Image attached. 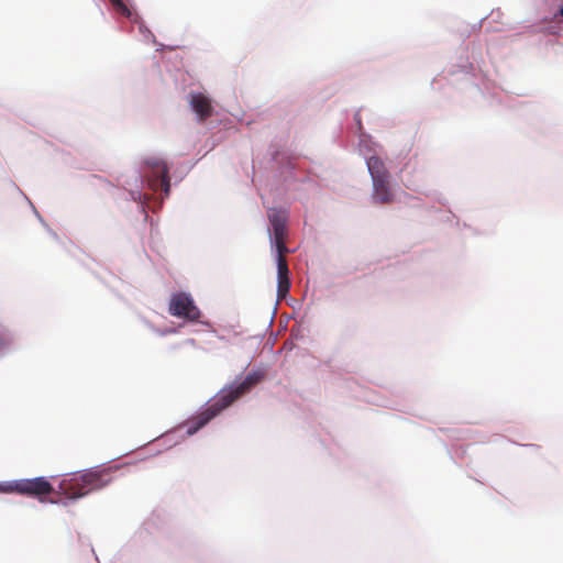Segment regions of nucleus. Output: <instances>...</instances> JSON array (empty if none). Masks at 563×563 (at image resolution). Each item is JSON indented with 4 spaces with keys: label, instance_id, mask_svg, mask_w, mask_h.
<instances>
[{
    "label": "nucleus",
    "instance_id": "obj_12",
    "mask_svg": "<svg viewBox=\"0 0 563 563\" xmlns=\"http://www.w3.org/2000/svg\"><path fill=\"white\" fill-rule=\"evenodd\" d=\"M110 2L118 13H120L126 18L131 16V11H130L128 4L123 0H110Z\"/></svg>",
    "mask_w": 563,
    "mask_h": 563
},
{
    "label": "nucleus",
    "instance_id": "obj_15",
    "mask_svg": "<svg viewBox=\"0 0 563 563\" xmlns=\"http://www.w3.org/2000/svg\"><path fill=\"white\" fill-rule=\"evenodd\" d=\"M558 15H560V16H562V18H563V7L559 10V13H558V14H555V16H558Z\"/></svg>",
    "mask_w": 563,
    "mask_h": 563
},
{
    "label": "nucleus",
    "instance_id": "obj_1",
    "mask_svg": "<svg viewBox=\"0 0 563 563\" xmlns=\"http://www.w3.org/2000/svg\"><path fill=\"white\" fill-rule=\"evenodd\" d=\"M263 378L260 372L250 373L239 385L223 389L219 397L203 411L188 422L187 434L192 435L221 411L231 406L234 401L247 394Z\"/></svg>",
    "mask_w": 563,
    "mask_h": 563
},
{
    "label": "nucleus",
    "instance_id": "obj_2",
    "mask_svg": "<svg viewBox=\"0 0 563 563\" xmlns=\"http://www.w3.org/2000/svg\"><path fill=\"white\" fill-rule=\"evenodd\" d=\"M112 482L109 468H92L82 474H73L59 483V492L67 498H79Z\"/></svg>",
    "mask_w": 563,
    "mask_h": 563
},
{
    "label": "nucleus",
    "instance_id": "obj_3",
    "mask_svg": "<svg viewBox=\"0 0 563 563\" xmlns=\"http://www.w3.org/2000/svg\"><path fill=\"white\" fill-rule=\"evenodd\" d=\"M168 170L164 161L147 159L143 162V176L146 178L147 188L155 196V200H159V205L170 191Z\"/></svg>",
    "mask_w": 563,
    "mask_h": 563
},
{
    "label": "nucleus",
    "instance_id": "obj_14",
    "mask_svg": "<svg viewBox=\"0 0 563 563\" xmlns=\"http://www.w3.org/2000/svg\"><path fill=\"white\" fill-rule=\"evenodd\" d=\"M148 200H150V198L147 197V195H146V194H143V206H144V205H146L148 208H152V207L150 206V201H148ZM143 212H145V210H144V209H143Z\"/></svg>",
    "mask_w": 563,
    "mask_h": 563
},
{
    "label": "nucleus",
    "instance_id": "obj_9",
    "mask_svg": "<svg viewBox=\"0 0 563 563\" xmlns=\"http://www.w3.org/2000/svg\"><path fill=\"white\" fill-rule=\"evenodd\" d=\"M373 199L375 202L386 205L394 200V195L389 187V178L373 181Z\"/></svg>",
    "mask_w": 563,
    "mask_h": 563
},
{
    "label": "nucleus",
    "instance_id": "obj_11",
    "mask_svg": "<svg viewBox=\"0 0 563 563\" xmlns=\"http://www.w3.org/2000/svg\"><path fill=\"white\" fill-rule=\"evenodd\" d=\"M20 479L9 481V482H0V493L11 494L15 493L20 495Z\"/></svg>",
    "mask_w": 563,
    "mask_h": 563
},
{
    "label": "nucleus",
    "instance_id": "obj_5",
    "mask_svg": "<svg viewBox=\"0 0 563 563\" xmlns=\"http://www.w3.org/2000/svg\"><path fill=\"white\" fill-rule=\"evenodd\" d=\"M268 219L273 228V241L276 245L278 256H284V253L287 252L285 244V238L287 235L286 214L282 211L273 210L269 212Z\"/></svg>",
    "mask_w": 563,
    "mask_h": 563
},
{
    "label": "nucleus",
    "instance_id": "obj_8",
    "mask_svg": "<svg viewBox=\"0 0 563 563\" xmlns=\"http://www.w3.org/2000/svg\"><path fill=\"white\" fill-rule=\"evenodd\" d=\"M277 295L278 298H285L290 289L289 269L285 256H277Z\"/></svg>",
    "mask_w": 563,
    "mask_h": 563
},
{
    "label": "nucleus",
    "instance_id": "obj_10",
    "mask_svg": "<svg viewBox=\"0 0 563 563\" xmlns=\"http://www.w3.org/2000/svg\"><path fill=\"white\" fill-rule=\"evenodd\" d=\"M367 168L373 181L389 178V173L378 156H371L367 159Z\"/></svg>",
    "mask_w": 563,
    "mask_h": 563
},
{
    "label": "nucleus",
    "instance_id": "obj_4",
    "mask_svg": "<svg viewBox=\"0 0 563 563\" xmlns=\"http://www.w3.org/2000/svg\"><path fill=\"white\" fill-rule=\"evenodd\" d=\"M168 311L172 316L196 322L200 318V310L189 294L176 292L170 297Z\"/></svg>",
    "mask_w": 563,
    "mask_h": 563
},
{
    "label": "nucleus",
    "instance_id": "obj_7",
    "mask_svg": "<svg viewBox=\"0 0 563 563\" xmlns=\"http://www.w3.org/2000/svg\"><path fill=\"white\" fill-rule=\"evenodd\" d=\"M189 103L200 121H205L213 113L211 100L201 92H191Z\"/></svg>",
    "mask_w": 563,
    "mask_h": 563
},
{
    "label": "nucleus",
    "instance_id": "obj_6",
    "mask_svg": "<svg viewBox=\"0 0 563 563\" xmlns=\"http://www.w3.org/2000/svg\"><path fill=\"white\" fill-rule=\"evenodd\" d=\"M20 495L42 498L53 492L52 484L44 477L20 479Z\"/></svg>",
    "mask_w": 563,
    "mask_h": 563
},
{
    "label": "nucleus",
    "instance_id": "obj_13",
    "mask_svg": "<svg viewBox=\"0 0 563 563\" xmlns=\"http://www.w3.org/2000/svg\"><path fill=\"white\" fill-rule=\"evenodd\" d=\"M11 342L9 334L0 333V349L8 345Z\"/></svg>",
    "mask_w": 563,
    "mask_h": 563
}]
</instances>
